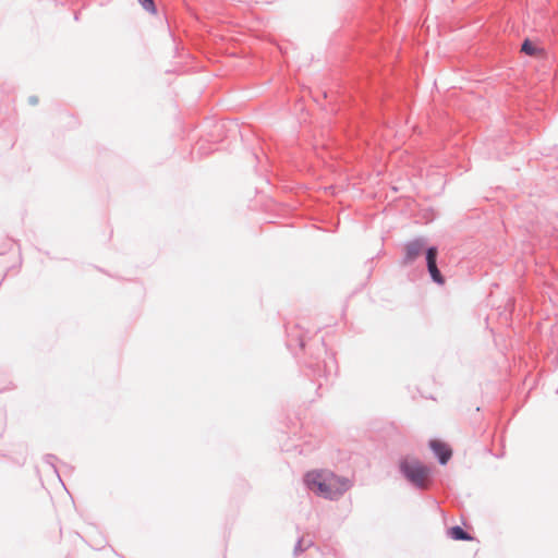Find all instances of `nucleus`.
<instances>
[{"instance_id": "nucleus-1", "label": "nucleus", "mask_w": 558, "mask_h": 558, "mask_svg": "<svg viewBox=\"0 0 558 558\" xmlns=\"http://www.w3.org/2000/svg\"><path fill=\"white\" fill-rule=\"evenodd\" d=\"M304 482L308 489L324 498H337L349 488V482L328 470H314L306 473Z\"/></svg>"}, {"instance_id": "nucleus-2", "label": "nucleus", "mask_w": 558, "mask_h": 558, "mask_svg": "<svg viewBox=\"0 0 558 558\" xmlns=\"http://www.w3.org/2000/svg\"><path fill=\"white\" fill-rule=\"evenodd\" d=\"M401 470L409 481L418 487H424L429 469L416 460H405L401 463Z\"/></svg>"}, {"instance_id": "nucleus-3", "label": "nucleus", "mask_w": 558, "mask_h": 558, "mask_svg": "<svg viewBox=\"0 0 558 558\" xmlns=\"http://www.w3.org/2000/svg\"><path fill=\"white\" fill-rule=\"evenodd\" d=\"M437 248L436 247H429L426 252V260H427V268L428 272L432 277V279L438 283L444 284L445 278L440 274L439 269L437 268L436 258H437Z\"/></svg>"}, {"instance_id": "nucleus-4", "label": "nucleus", "mask_w": 558, "mask_h": 558, "mask_svg": "<svg viewBox=\"0 0 558 558\" xmlns=\"http://www.w3.org/2000/svg\"><path fill=\"white\" fill-rule=\"evenodd\" d=\"M424 244L420 240L408 243L404 247V262L412 263L423 251Z\"/></svg>"}, {"instance_id": "nucleus-5", "label": "nucleus", "mask_w": 558, "mask_h": 558, "mask_svg": "<svg viewBox=\"0 0 558 558\" xmlns=\"http://www.w3.org/2000/svg\"><path fill=\"white\" fill-rule=\"evenodd\" d=\"M430 448L438 456L440 463L445 464L451 457V450L447 447V445L433 440L430 441Z\"/></svg>"}, {"instance_id": "nucleus-6", "label": "nucleus", "mask_w": 558, "mask_h": 558, "mask_svg": "<svg viewBox=\"0 0 558 558\" xmlns=\"http://www.w3.org/2000/svg\"><path fill=\"white\" fill-rule=\"evenodd\" d=\"M521 51L533 57H538L543 54L542 48H539L537 45L527 39L522 44Z\"/></svg>"}, {"instance_id": "nucleus-7", "label": "nucleus", "mask_w": 558, "mask_h": 558, "mask_svg": "<svg viewBox=\"0 0 558 558\" xmlns=\"http://www.w3.org/2000/svg\"><path fill=\"white\" fill-rule=\"evenodd\" d=\"M448 534L451 538L457 541H472V536H470L466 532H464L460 526H452L449 529Z\"/></svg>"}, {"instance_id": "nucleus-8", "label": "nucleus", "mask_w": 558, "mask_h": 558, "mask_svg": "<svg viewBox=\"0 0 558 558\" xmlns=\"http://www.w3.org/2000/svg\"><path fill=\"white\" fill-rule=\"evenodd\" d=\"M141 2V4L143 5V8L150 12V13H155L156 12V7H155V3H154V0H138Z\"/></svg>"}]
</instances>
